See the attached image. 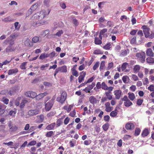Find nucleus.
I'll list each match as a JSON object with an SVG mask.
<instances>
[{
	"mask_svg": "<svg viewBox=\"0 0 154 154\" xmlns=\"http://www.w3.org/2000/svg\"><path fill=\"white\" fill-rule=\"evenodd\" d=\"M3 44L5 45H7L8 44H9V45L5 50L6 52L9 53L15 51V48L14 46H13V45L14 44V41L10 40L9 38H7L3 42Z\"/></svg>",
	"mask_w": 154,
	"mask_h": 154,
	"instance_id": "obj_1",
	"label": "nucleus"
},
{
	"mask_svg": "<svg viewBox=\"0 0 154 154\" xmlns=\"http://www.w3.org/2000/svg\"><path fill=\"white\" fill-rule=\"evenodd\" d=\"M46 14L45 10H42L40 12L35 14L33 15V17L35 19L41 20L44 18Z\"/></svg>",
	"mask_w": 154,
	"mask_h": 154,
	"instance_id": "obj_2",
	"label": "nucleus"
},
{
	"mask_svg": "<svg viewBox=\"0 0 154 154\" xmlns=\"http://www.w3.org/2000/svg\"><path fill=\"white\" fill-rule=\"evenodd\" d=\"M66 97V94L65 91H63L61 94L60 97H58L57 100L61 103H63L65 101Z\"/></svg>",
	"mask_w": 154,
	"mask_h": 154,
	"instance_id": "obj_3",
	"label": "nucleus"
},
{
	"mask_svg": "<svg viewBox=\"0 0 154 154\" xmlns=\"http://www.w3.org/2000/svg\"><path fill=\"white\" fill-rule=\"evenodd\" d=\"M123 100H124V104L126 107H129L133 104L129 100L128 97L126 95L124 97Z\"/></svg>",
	"mask_w": 154,
	"mask_h": 154,
	"instance_id": "obj_4",
	"label": "nucleus"
},
{
	"mask_svg": "<svg viewBox=\"0 0 154 154\" xmlns=\"http://www.w3.org/2000/svg\"><path fill=\"white\" fill-rule=\"evenodd\" d=\"M54 99H52L48 102L45 103V108L46 111H49L52 107L54 102Z\"/></svg>",
	"mask_w": 154,
	"mask_h": 154,
	"instance_id": "obj_5",
	"label": "nucleus"
},
{
	"mask_svg": "<svg viewBox=\"0 0 154 154\" xmlns=\"http://www.w3.org/2000/svg\"><path fill=\"white\" fill-rule=\"evenodd\" d=\"M142 29H143V32L146 38H148L149 36V28L146 26H143Z\"/></svg>",
	"mask_w": 154,
	"mask_h": 154,
	"instance_id": "obj_6",
	"label": "nucleus"
},
{
	"mask_svg": "<svg viewBox=\"0 0 154 154\" xmlns=\"http://www.w3.org/2000/svg\"><path fill=\"white\" fill-rule=\"evenodd\" d=\"M25 95L27 97L33 98L35 97L36 98L37 96V94L36 93L30 91L26 92L25 93Z\"/></svg>",
	"mask_w": 154,
	"mask_h": 154,
	"instance_id": "obj_7",
	"label": "nucleus"
},
{
	"mask_svg": "<svg viewBox=\"0 0 154 154\" xmlns=\"http://www.w3.org/2000/svg\"><path fill=\"white\" fill-rule=\"evenodd\" d=\"M39 110L37 109L34 110H31L28 111V114L30 116H33L38 114Z\"/></svg>",
	"mask_w": 154,
	"mask_h": 154,
	"instance_id": "obj_8",
	"label": "nucleus"
},
{
	"mask_svg": "<svg viewBox=\"0 0 154 154\" xmlns=\"http://www.w3.org/2000/svg\"><path fill=\"white\" fill-rule=\"evenodd\" d=\"M48 22L47 21L43 20L39 21H38L35 23V25H33L34 26L36 27L41 25H45L47 24Z\"/></svg>",
	"mask_w": 154,
	"mask_h": 154,
	"instance_id": "obj_9",
	"label": "nucleus"
},
{
	"mask_svg": "<svg viewBox=\"0 0 154 154\" xmlns=\"http://www.w3.org/2000/svg\"><path fill=\"white\" fill-rule=\"evenodd\" d=\"M6 107V106L0 103V115H2L5 112Z\"/></svg>",
	"mask_w": 154,
	"mask_h": 154,
	"instance_id": "obj_10",
	"label": "nucleus"
},
{
	"mask_svg": "<svg viewBox=\"0 0 154 154\" xmlns=\"http://www.w3.org/2000/svg\"><path fill=\"white\" fill-rule=\"evenodd\" d=\"M122 92L120 90H116L114 91V95H115V98L117 99H119L122 95Z\"/></svg>",
	"mask_w": 154,
	"mask_h": 154,
	"instance_id": "obj_11",
	"label": "nucleus"
},
{
	"mask_svg": "<svg viewBox=\"0 0 154 154\" xmlns=\"http://www.w3.org/2000/svg\"><path fill=\"white\" fill-rule=\"evenodd\" d=\"M81 74V75H80L78 78L79 82V83H81L84 80V78L86 74V72L83 71L82 72Z\"/></svg>",
	"mask_w": 154,
	"mask_h": 154,
	"instance_id": "obj_12",
	"label": "nucleus"
},
{
	"mask_svg": "<svg viewBox=\"0 0 154 154\" xmlns=\"http://www.w3.org/2000/svg\"><path fill=\"white\" fill-rule=\"evenodd\" d=\"M134 125L131 123H127L126 124L125 128L127 130H132L134 128Z\"/></svg>",
	"mask_w": 154,
	"mask_h": 154,
	"instance_id": "obj_13",
	"label": "nucleus"
},
{
	"mask_svg": "<svg viewBox=\"0 0 154 154\" xmlns=\"http://www.w3.org/2000/svg\"><path fill=\"white\" fill-rule=\"evenodd\" d=\"M18 69L17 68L11 69L8 70V74L9 75H12L14 74H16L18 72Z\"/></svg>",
	"mask_w": 154,
	"mask_h": 154,
	"instance_id": "obj_14",
	"label": "nucleus"
},
{
	"mask_svg": "<svg viewBox=\"0 0 154 154\" xmlns=\"http://www.w3.org/2000/svg\"><path fill=\"white\" fill-rule=\"evenodd\" d=\"M48 94V93L47 92H45L44 93L40 94L37 95V96L36 97V99L37 100H39L44 97L46 96Z\"/></svg>",
	"mask_w": 154,
	"mask_h": 154,
	"instance_id": "obj_15",
	"label": "nucleus"
},
{
	"mask_svg": "<svg viewBox=\"0 0 154 154\" xmlns=\"http://www.w3.org/2000/svg\"><path fill=\"white\" fill-rule=\"evenodd\" d=\"M24 44L25 45L27 46L31 47L33 45L32 42H31L30 40L28 38H26L24 42Z\"/></svg>",
	"mask_w": 154,
	"mask_h": 154,
	"instance_id": "obj_16",
	"label": "nucleus"
},
{
	"mask_svg": "<svg viewBox=\"0 0 154 154\" xmlns=\"http://www.w3.org/2000/svg\"><path fill=\"white\" fill-rule=\"evenodd\" d=\"M38 4L37 3H35L32 5L30 8L29 10V12L30 11V14H31L32 12L35 10L38 6Z\"/></svg>",
	"mask_w": 154,
	"mask_h": 154,
	"instance_id": "obj_17",
	"label": "nucleus"
},
{
	"mask_svg": "<svg viewBox=\"0 0 154 154\" xmlns=\"http://www.w3.org/2000/svg\"><path fill=\"white\" fill-rule=\"evenodd\" d=\"M146 54L148 56L150 57H152L154 56V53L151 48H149L147 50Z\"/></svg>",
	"mask_w": 154,
	"mask_h": 154,
	"instance_id": "obj_18",
	"label": "nucleus"
},
{
	"mask_svg": "<svg viewBox=\"0 0 154 154\" xmlns=\"http://www.w3.org/2000/svg\"><path fill=\"white\" fill-rule=\"evenodd\" d=\"M149 133V131L147 128H145L143 131L142 133V136L143 137H145L147 136Z\"/></svg>",
	"mask_w": 154,
	"mask_h": 154,
	"instance_id": "obj_19",
	"label": "nucleus"
},
{
	"mask_svg": "<svg viewBox=\"0 0 154 154\" xmlns=\"http://www.w3.org/2000/svg\"><path fill=\"white\" fill-rule=\"evenodd\" d=\"M89 101L90 103L94 104L97 103L96 98L94 96H91L89 98Z\"/></svg>",
	"mask_w": 154,
	"mask_h": 154,
	"instance_id": "obj_20",
	"label": "nucleus"
},
{
	"mask_svg": "<svg viewBox=\"0 0 154 154\" xmlns=\"http://www.w3.org/2000/svg\"><path fill=\"white\" fill-rule=\"evenodd\" d=\"M32 42L33 44L35 43H39L40 42V41L39 40V37L38 36H35L32 38Z\"/></svg>",
	"mask_w": 154,
	"mask_h": 154,
	"instance_id": "obj_21",
	"label": "nucleus"
},
{
	"mask_svg": "<svg viewBox=\"0 0 154 154\" xmlns=\"http://www.w3.org/2000/svg\"><path fill=\"white\" fill-rule=\"evenodd\" d=\"M18 34L17 33H14L12 34L9 37H8V38H10V40H12L13 41H14L13 40V39H16V38L18 37Z\"/></svg>",
	"mask_w": 154,
	"mask_h": 154,
	"instance_id": "obj_22",
	"label": "nucleus"
},
{
	"mask_svg": "<svg viewBox=\"0 0 154 154\" xmlns=\"http://www.w3.org/2000/svg\"><path fill=\"white\" fill-rule=\"evenodd\" d=\"M56 124L55 123H51L48 125L46 128V129L47 130H51L53 129L54 127Z\"/></svg>",
	"mask_w": 154,
	"mask_h": 154,
	"instance_id": "obj_23",
	"label": "nucleus"
},
{
	"mask_svg": "<svg viewBox=\"0 0 154 154\" xmlns=\"http://www.w3.org/2000/svg\"><path fill=\"white\" fill-rule=\"evenodd\" d=\"M128 97L132 101H133L135 98V96L133 93L129 92L128 93Z\"/></svg>",
	"mask_w": 154,
	"mask_h": 154,
	"instance_id": "obj_24",
	"label": "nucleus"
},
{
	"mask_svg": "<svg viewBox=\"0 0 154 154\" xmlns=\"http://www.w3.org/2000/svg\"><path fill=\"white\" fill-rule=\"evenodd\" d=\"M59 71L61 72H66L67 71L66 67L65 66H63L58 68Z\"/></svg>",
	"mask_w": 154,
	"mask_h": 154,
	"instance_id": "obj_25",
	"label": "nucleus"
},
{
	"mask_svg": "<svg viewBox=\"0 0 154 154\" xmlns=\"http://www.w3.org/2000/svg\"><path fill=\"white\" fill-rule=\"evenodd\" d=\"M49 57L48 54L42 53L39 57V58L41 60H43L45 58Z\"/></svg>",
	"mask_w": 154,
	"mask_h": 154,
	"instance_id": "obj_26",
	"label": "nucleus"
},
{
	"mask_svg": "<svg viewBox=\"0 0 154 154\" xmlns=\"http://www.w3.org/2000/svg\"><path fill=\"white\" fill-rule=\"evenodd\" d=\"M140 69V66L139 65H136L134 66L133 70L134 73H137L138 72Z\"/></svg>",
	"mask_w": 154,
	"mask_h": 154,
	"instance_id": "obj_27",
	"label": "nucleus"
},
{
	"mask_svg": "<svg viewBox=\"0 0 154 154\" xmlns=\"http://www.w3.org/2000/svg\"><path fill=\"white\" fill-rule=\"evenodd\" d=\"M58 54H57L55 51H53L50 54H48L49 57L50 58H52L54 57L57 56Z\"/></svg>",
	"mask_w": 154,
	"mask_h": 154,
	"instance_id": "obj_28",
	"label": "nucleus"
},
{
	"mask_svg": "<svg viewBox=\"0 0 154 154\" xmlns=\"http://www.w3.org/2000/svg\"><path fill=\"white\" fill-rule=\"evenodd\" d=\"M146 62L149 63H154V58L148 57L146 59Z\"/></svg>",
	"mask_w": 154,
	"mask_h": 154,
	"instance_id": "obj_29",
	"label": "nucleus"
},
{
	"mask_svg": "<svg viewBox=\"0 0 154 154\" xmlns=\"http://www.w3.org/2000/svg\"><path fill=\"white\" fill-rule=\"evenodd\" d=\"M63 123V118H60L58 119L56 122V125L57 127L60 126Z\"/></svg>",
	"mask_w": 154,
	"mask_h": 154,
	"instance_id": "obj_30",
	"label": "nucleus"
},
{
	"mask_svg": "<svg viewBox=\"0 0 154 154\" xmlns=\"http://www.w3.org/2000/svg\"><path fill=\"white\" fill-rule=\"evenodd\" d=\"M94 42L95 44L97 45H100L102 43L101 40L98 38H95Z\"/></svg>",
	"mask_w": 154,
	"mask_h": 154,
	"instance_id": "obj_31",
	"label": "nucleus"
},
{
	"mask_svg": "<svg viewBox=\"0 0 154 154\" xmlns=\"http://www.w3.org/2000/svg\"><path fill=\"white\" fill-rule=\"evenodd\" d=\"M109 127V125L108 123H107L103 125L102 128L105 131H106L108 130Z\"/></svg>",
	"mask_w": 154,
	"mask_h": 154,
	"instance_id": "obj_32",
	"label": "nucleus"
},
{
	"mask_svg": "<svg viewBox=\"0 0 154 154\" xmlns=\"http://www.w3.org/2000/svg\"><path fill=\"white\" fill-rule=\"evenodd\" d=\"M117 114V109H116L110 113V115L112 117H114L116 116Z\"/></svg>",
	"mask_w": 154,
	"mask_h": 154,
	"instance_id": "obj_33",
	"label": "nucleus"
},
{
	"mask_svg": "<svg viewBox=\"0 0 154 154\" xmlns=\"http://www.w3.org/2000/svg\"><path fill=\"white\" fill-rule=\"evenodd\" d=\"M21 97H18L17 98L15 101L14 104L17 106H18L20 104V100Z\"/></svg>",
	"mask_w": 154,
	"mask_h": 154,
	"instance_id": "obj_34",
	"label": "nucleus"
},
{
	"mask_svg": "<svg viewBox=\"0 0 154 154\" xmlns=\"http://www.w3.org/2000/svg\"><path fill=\"white\" fill-rule=\"evenodd\" d=\"M54 134V132L51 131L47 133L45 136L47 137H50Z\"/></svg>",
	"mask_w": 154,
	"mask_h": 154,
	"instance_id": "obj_35",
	"label": "nucleus"
},
{
	"mask_svg": "<svg viewBox=\"0 0 154 154\" xmlns=\"http://www.w3.org/2000/svg\"><path fill=\"white\" fill-rule=\"evenodd\" d=\"M129 78L127 76H124L122 77V79L123 82L125 83H127L128 82L127 81V79H129Z\"/></svg>",
	"mask_w": 154,
	"mask_h": 154,
	"instance_id": "obj_36",
	"label": "nucleus"
},
{
	"mask_svg": "<svg viewBox=\"0 0 154 154\" xmlns=\"http://www.w3.org/2000/svg\"><path fill=\"white\" fill-rule=\"evenodd\" d=\"M101 88L104 90H106L108 88V86L104 82H103L101 84Z\"/></svg>",
	"mask_w": 154,
	"mask_h": 154,
	"instance_id": "obj_37",
	"label": "nucleus"
},
{
	"mask_svg": "<svg viewBox=\"0 0 154 154\" xmlns=\"http://www.w3.org/2000/svg\"><path fill=\"white\" fill-rule=\"evenodd\" d=\"M12 20L11 17L10 16L5 18L2 20V21L4 22H10Z\"/></svg>",
	"mask_w": 154,
	"mask_h": 154,
	"instance_id": "obj_38",
	"label": "nucleus"
},
{
	"mask_svg": "<svg viewBox=\"0 0 154 154\" xmlns=\"http://www.w3.org/2000/svg\"><path fill=\"white\" fill-rule=\"evenodd\" d=\"M72 74L74 76L77 77L78 76V72L73 68L72 69Z\"/></svg>",
	"mask_w": 154,
	"mask_h": 154,
	"instance_id": "obj_39",
	"label": "nucleus"
},
{
	"mask_svg": "<svg viewBox=\"0 0 154 154\" xmlns=\"http://www.w3.org/2000/svg\"><path fill=\"white\" fill-rule=\"evenodd\" d=\"M14 110H11L10 111L9 113V115L11 116H14L16 113V109L15 108H14Z\"/></svg>",
	"mask_w": 154,
	"mask_h": 154,
	"instance_id": "obj_40",
	"label": "nucleus"
},
{
	"mask_svg": "<svg viewBox=\"0 0 154 154\" xmlns=\"http://www.w3.org/2000/svg\"><path fill=\"white\" fill-rule=\"evenodd\" d=\"M110 93L106 92L105 94L107 97V99L109 100H111L112 99V96L109 94Z\"/></svg>",
	"mask_w": 154,
	"mask_h": 154,
	"instance_id": "obj_41",
	"label": "nucleus"
},
{
	"mask_svg": "<svg viewBox=\"0 0 154 154\" xmlns=\"http://www.w3.org/2000/svg\"><path fill=\"white\" fill-rule=\"evenodd\" d=\"M141 58H140L139 60L142 63H143L145 61V53L143 52V55L141 57Z\"/></svg>",
	"mask_w": 154,
	"mask_h": 154,
	"instance_id": "obj_42",
	"label": "nucleus"
},
{
	"mask_svg": "<svg viewBox=\"0 0 154 154\" xmlns=\"http://www.w3.org/2000/svg\"><path fill=\"white\" fill-rule=\"evenodd\" d=\"M127 65L128 63H125L122 64V66L121 68L123 71H124L125 70Z\"/></svg>",
	"mask_w": 154,
	"mask_h": 154,
	"instance_id": "obj_43",
	"label": "nucleus"
},
{
	"mask_svg": "<svg viewBox=\"0 0 154 154\" xmlns=\"http://www.w3.org/2000/svg\"><path fill=\"white\" fill-rule=\"evenodd\" d=\"M140 131V128H136L135 131V135L137 136L139 134Z\"/></svg>",
	"mask_w": 154,
	"mask_h": 154,
	"instance_id": "obj_44",
	"label": "nucleus"
},
{
	"mask_svg": "<svg viewBox=\"0 0 154 154\" xmlns=\"http://www.w3.org/2000/svg\"><path fill=\"white\" fill-rule=\"evenodd\" d=\"M26 62H23L21 64L20 66V68L22 69H26Z\"/></svg>",
	"mask_w": 154,
	"mask_h": 154,
	"instance_id": "obj_45",
	"label": "nucleus"
},
{
	"mask_svg": "<svg viewBox=\"0 0 154 154\" xmlns=\"http://www.w3.org/2000/svg\"><path fill=\"white\" fill-rule=\"evenodd\" d=\"M148 89L151 91H154V85H149L148 87Z\"/></svg>",
	"mask_w": 154,
	"mask_h": 154,
	"instance_id": "obj_46",
	"label": "nucleus"
},
{
	"mask_svg": "<svg viewBox=\"0 0 154 154\" xmlns=\"http://www.w3.org/2000/svg\"><path fill=\"white\" fill-rule=\"evenodd\" d=\"M49 66V64L47 63L45 65H42L40 67L41 70H44L45 69V68L46 67H48Z\"/></svg>",
	"mask_w": 154,
	"mask_h": 154,
	"instance_id": "obj_47",
	"label": "nucleus"
},
{
	"mask_svg": "<svg viewBox=\"0 0 154 154\" xmlns=\"http://www.w3.org/2000/svg\"><path fill=\"white\" fill-rule=\"evenodd\" d=\"M36 143V141L35 140H32L27 145V146H32L34 145Z\"/></svg>",
	"mask_w": 154,
	"mask_h": 154,
	"instance_id": "obj_48",
	"label": "nucleus"
},
{
	"mask_svg": "<svg viewBox=\"0 0 154 154\" xmlns=\"http://www.w3.org/2000/svg\"><path fill=\"white\" fill-rule=\"evenodd\" d=\"M1 101L6 104H8L9 102V100L7 98H3Z\"/></svg>",
	"mask_w": 154,
	"mask_h": 154,
	"instance_id": "obj_49",
	"label": "nucleus"
},
{
	"mask_svg": "<svg viewBox=\"0 0 154 154\" xmlns=\"http://www.w3.org/2000/svg\"><path fill=\"white\" fill-rule=\"evenodd\" d=\"M17 127L16 126L14 125L11 128L10 131L11 132L14 131H16L17 129Z\"/></svg>",
	"mask_w": 154,
	"mask_h": 154,
	"instance_id": "obj_50",
	"label": "nucleus"
},
{
	"mask_svg": "<svg viewBox=\"0 0 154 154\" xmlns=\"http://www.w3.org/2000/svg\"><path fill=\"white\" fill-rule=\"evenodd\" d=\"M99 64V62H97L96 63L94 64L93 67V69L94 70H95L98 67Z\"/></svg>",
	"mask_w": 154,
	"mask_h": 154,
	"instance_id": "obj_51",
	"label": "nucleus"
},
{
	"mask_svg": "<svg viewBox=\"0 0 154 154\" xmlns=\"http://www.w3.org/2000/svg\"><path fill=\"white\" fill-rule=\"evenodd\" d=\"M113 109V107L112 106L107 107L106 108L105 110L107 112H111Z\"/></svg>",
	"mask_w": 154,
	"mask_h": 154,
	"instance_id": "obj_52",
	"label": "nucleus"
},
{
	"mask_svg": "<svg viewBox=\"0 0 154 154\" xmlns=\"http://www.w3.org/2000/svg\"><path fill=\"white\" fill-rule=\"evenodd\" d=\"M104 66L105 62L103 61H102L101 63L100 67V70L103 69Z\"/></svg>",
	"mask_w": 154,
	"mask_h": 154,
	"instance_id": "obj_53",
	"label": "nucleus"
},
{
	"mask_svg": "<svg viewBox=\"0 0 154 154\" xmlns=\"http://www.w3.org/2000/svg\"><path fill=\"white\" fill-rule=\"evenodd\" d=\"M143 55V53H138L136 55V56L137 57H138V58L139 60L140 59V58H141V57Z\"/></svg>",
	"mask_w": 154,
	"mask_h": 154,
	"instance_id": "obj_54",
	"label": "nucleus"
},
{
	"mask_svg": "<svg viewBox=\"0 0 154 154\" xmlns=\"http://www.w3.org/2000/svg\"><path fill=\"white\" fill-rule=\"evenodd\" d=\"M94 54H102V53L100 50H96L94 52Z\"/></svg>",
	"mask_w": 154,
	"mask_h": 154,
	"instance_id": "obj_55",
	"label": "nucleus"
},
{
	"mask_svg": "<svg viewBox=\"0 0 154 154\" xmlns=\"http://www.w3.org/2000/svg\"><path fill=\"white\" fill-rule=\"evenodd\" d=\"M18 22H16L14 24L15 28L16 29L18 30L20 28V26L18 25Z\"/></svg>",
	"mask_w": 154,
	"mask_h": 154,
	"instance_id": "obj_56",
	"label": "nucleus"
},
{
	"mask_svg": "<svg viewBox=\"0 0 154 154\" xmlns=\"http://www.w3.org/2000/svg\"><path fill=\"white\" fill-rule=\"evenodd\" d=\"M107 29L105 28L103 29L100 31V35H103L104 33L106 32L107 31Z\"/></svg>",
	"mask_w": 154,
	"mask_h": 154,
	"instance_id": "obj_57",
	"label": "nucleus"
},
{
	"mask_svg": "<svg viewBox=\"0 0 154 154\" xmlns=\"http://www.w3.org/2000/svg\"><path fill=\"white\" fill-rule=\"evenodd\" d=\"M132 78L134 81H137L138 80V78L137 76L135 75H132Z\"/></svg>",
	"mask_w": 154,
	"mask_h": 154,
	"instance_id": "obj_58",
	"label": "nucleus"
},
{
	"mask_svg": "<svg viewBox=\"0 0 154 154\" xmlns=\"http://www.w3.org/2000/svg\"><path fill=\"white\" fill-rule=\"evenodd\" d=\"M69 120L70 119L68 117H67L66 118L64 121V124L66 125L69 122Z\"/></svg>",
	"mask_w": 154,
	"mask_h": 154,
	"instance_id": "obj_59",
	"label": "nucleus"
},
{
	"mask_svg": "<svg viewBox=\"0 0 154 154\" xmlns=\"http://www.w3.org/2000/svg\"><path fill=\"white\" fill-rule=\"evenodd\" d=\"M111 45L110 44H107L106 45L103 47V48L106 50H109L110 49Z\"/></svg>",
	"mask_w": 154,
	"mask_h": 154,
	"instance_id": "obj_60",
	"label": "nucleus"
},
{
	"mask_svg": "<svg viewBox=\"0 0 154 154\" xmlns=\"http://www.w3.org/2000/svg\"><path fill=\"white\" fill-rule=\"evenodd\" d=\"M60 7L63 9H65L66 8V4L64 3H60Z\"/></svg>",
	"mask_w": 154,
	"mask_h": 154,
	"instance_id": "obj_61",
	"label": "nucleus"
},
{
	"mask_svg": "<svg viewBox=\"0 0 154 154\" xmlns=\"http://www.w3.org/2000/svg\"><path fill=\"white\" fill-rule=\"evenodd\" d=\"M136 42V37H134L131 40V44H134Z\"/></svg>",
	"mask_w": 154,
	"mask_h": 154,
	"instance_id": "obj_62",
	"label": "nucleus"
},
{
	"mask_svg": "<svg viewBox=\"0 0 154 154\" xmlns=\"http://www.w3.org/2000/svg\"><path fill=\"white\" fill-rule=\"evenodd\" d=\"M143 102V100L142 99H140L137 100V103L138 105L140 106L142 104Z\"/></svg>",
	"mask_w": 154,
	"mask_h": 154,
	"instance_id": "obj_63",
	"label": "nucleus"
},
{
	"mask_svg": "<svg viewBox=\"0 0 154 154\" xmlns=\"http://www.w3.org/2000/svg\"><path fill=\"white\" fill-rule=\"evenodd\" d=\"M76 112L75 110H73L72 112H71L69 114V115L72 117H74L75 115Z\"/></svg>",
	"mask_w": 154,
	"mask_h": 154,
	"instance_id": "obj_64",
	"label": "nucleus"
}]
</instances>
